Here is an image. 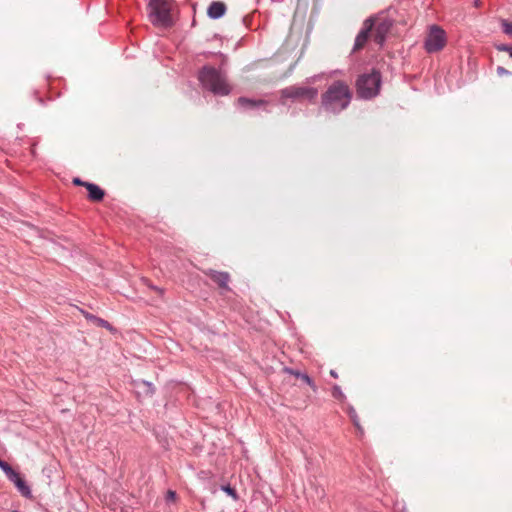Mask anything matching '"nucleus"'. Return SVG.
Segmentation results:
<instances>
[{"label":"nucleus","instance_id":"nucleus-1","mask_svg":"<svg viewBox=\"0 0 512 512\" xmlns=\"http://www.w3.org/2000/svg\"><path fill=\"white\" fill-rule=\"evenodd\" d=\"M352 96L349 85L344 81L336 80L321 95V107L327 112L338 114L350 105Z\"/></svg>","mask_w":512,"mask_h":512},{"label":"nucleus","instance_id":"nucleus-2","mask_svg":"<svg viewBox=\"0 0 512 512\" xmlns=\"http://www.w3.org/2000/svg\"><path fill=\"white\" fill-rule=\"evenodd\" d=\"M202 87L215 95H228L231 91L225 75L212 66H204L198 73Z\"/></svg>","mask_w":512,"mask_h":512},{"label":"nucleus","instance_id":"nucleus-3","mask_svg":"<svg viewBox=\"0 0 512 512\" xmlns=\"http://www.w3.org/2000/svg\"><path fill=\"white\" fill-rule=\"evenodd\" d=\"M382 77L378 70L373 69L370 73L360 75L356 80L357 96L369 100L376 97L381 88Z\"/></svg>","mask_w":512,"mask_h":512},{"label":"nucleus","instance_id":"nucleus-4","mask_svg":"<svg viewBox=\"0 0 512 512\" xmlns=\"http://www.w3.org/2000/svg\"><path fill=\"white\" fill-rule=\"evenodd\" d=\"M447 44V34L439 25L429 26L427 36L424 40V49L427 53H436L444 49Z\"/></svg>","mask_w":512,"mask_h":512},{"label":"nucleus","instance_id":"nucleus-5","mask_svg":"<svg viewBox=\"0 0 512 512\" xmlns=\"http://www.w3.org/2000/svg\"><path fill=\"white\" fill-rule=\"evenodd\" d=\"M281 99L308 100L310 102L317 98L318 90L310 86H288L281 90Z\"/></svg>","mask_w":512,"mask_h":512},{"label":"nucleus","instance_id":"nucleus-6","mask_svg":"<svg viewBox=\"0 0 512 512\" xmlns=\"http://www.w3.org/2000/svg\"><path fill=\"white\" fill-rule=\"evenodd\" d=\"M374 28V18L370 17L363 23V27L355 38L353 51L364 48Z\"/></svg>","mask_w":512,"mask_h":512},{"label":"nucleus","instance_id":"nucleus-7","mask_svg":"<svg viewBox=\"0 0 512 512\" xmlns=\"http://www.w3.org/2000/svg\"><path fill=\"white\" fill-rule=\"evenodd\" d=\"M376 19L374 18V21ZM392 27V22L388 19H382L377 23L374 22L373 40L378 45L382 46L386 40L387 34Z\"/></svg>","mask_w":512,"mask_h":512},{"label":"nucleus","instance_id":"nucleus-8","mask_svg":"<svg viewBox=\"0 0 512 512\" xmlns=\"http://www.w3.org/2000/svg\"><path fill=\"white\" fill-rule=\"evenodd\" d=\"M203 273L208 276L213 282H215L220 289L230 290L228 283L230 281V275L228 272L216 271L213 269L203 270Z\"/></svg>","mask_w":512,"mask_h":512},{"label":"nucleus","instance_id":"nucleus-9","mask_svg":"<svg viewBox=\"0 0 512 512\" xmlns=\"http://www.w3.org/2000/svg\"><path fill=\"white\" fill-rule=\"evenodd\" d=\"M175 11L172 0H162V28H168L174 24Z\"/></svg>","mask_w":512,"mask_h":512},{"label":"nucleus","instance_id":"nucleus-10","mask_svg":"<svg viewBox=\"0 0 512 512\" xmlns=\"http://www.w3.org/2000/svg\"><path fill=\"white\" fill-rule=\"evenodd\" d=\"M147 14L150 22L156 26H160V0H150L147 5Z\"/></svg>","mask_w":512,"mask_h":512},{"label":"nucleus","instance_id":"nucleus-11","mask_svg":"<svg viewBox=\"0 0 512 512\" xmlns=\"http://www.w3.org/2000/svg\"><path fill=\"white\" fill-rule=\"evenodd\" d=\"M86 189L88 190V199L93 202H100L105 196V192L98 185L94 183H86Z\"/></svg>","mask_w":512,"mask_h":512},{"label":"nucleus","instance_id":"nucleus-12","mask_svg":"<svg viewBox=\"0 0 512 512\" xmlns=\"http://www.w3.org/2000/svg\"><path fill=\"white\" fill-rule=\"evenodd\" d=\"M283 372L301 379L304 383L309 385L314 392L317 390V386H316L315 382L312 380V378L308 374L302 373L298 370H294L289 367H284Z\"/></svg>","mask_w":512,"mask_h":512},{"label":"nucleus","instance_id":"nucleus-13","mask_svg":"<svg viewBox=\"0 0 512 512\" xmlns=\"http://www.w3.org/2000/svg\"><path fill=\"white\" fill-rule=\"evenodd\" d=\"M226 12V5L223 2H212L208 8V16L212 19L221 18Z\"/></svg>","mask_w":512,"mask_h":512},{"label":"nucleus","instance_id":"nucleus-14","mask_svg":"<svg viewBox=\"0 0 512 512\" xmlns=\"http://www.w3.org/2000/svg\"><path fill=\"white\" fill-rule=\"evenodd\" d=\"M237 103L240 107L245 108V109H253V108H257V107L266 106L268 104V102L266 100H263V99L255 100V99H249L247 97H239L237 100Z\"/></svg>","mask_w":512,"mask_h":512},{"label":"nucleus","instance_id":"nucleus-15","mask_svg":"<svg viewBox=\"0 0 512 512\" xmlns=\"http://www.w3.org/2000/svg\"><path fill=\"white\" fill-rule=\"evenodd\" d=\"M347 413H348L351 421L353 422V425L357 429L358 433L362 436L364 434V429L360 424V419H359V416H358L355 408L353 406H348Z\"/></svg>","mask_w":512,"mask_h":512},{"label":"nucleus","instance_id":"nucleus-16","mask_svg":"<svg viewBox=\"0 0 512 512\" xmlns=\"http://www.w3.org/2000/svg\"><path fill=\"white\" fill-rule=\"evenodd\" d=\"M14 485L16 486V488L18 489L22 496L26 498L32 497L31 489L23 478L18 480Z\"/></svg>","mask_w":512,"mask_h":512},{"label":"nucleus","instance_id":"nucleus-17","mask_svg":"<svg viewBox=\"0 0 512 512\" xmlns=\"http://www.w3.org/2000/svg\"><path fill=\"white\" fill-rule=\"evenodd\" d=\"M332 396L342 403L346 401V396L342 392L341 387L338 385H334L332 387Z\"/></svg>","mask_w":512,"mask_h":512},{"label":"nucleus","instance_id":"nucleus-18","mask_svg":"<svg viewBox=\"0 0 512 512\" xmlns=\"http://www.w3.org/2000/svg\"><path fill=\"white\" fill-rule=\"evenodd\" d=\"M500 24H501L503 33H505L506 35H508L509 37L512 38V22H510L506 19H500Z\"/></svg>","mask_w":512,"mask_h":512},{"label":"nucleus","instance_id":"nucleus-19","mask_svg":"<svg viewBox=\"0 0 512 512\" xmlns=\"http://www.w3.org/2000/svg\"><path fill=\"white\" fill-rule=\"evenodd\" d=\"M5 475L14 484L22 478L20 474L16 472L12 467L8 470V472Z\"/></svg>","mask_w":512,"mask_h":512},{"label":"nucleus","instance_id":"nucleus-20","mask_svg":"<svg viewBox=\"0 0 512 512\" xmlns=\"http://www.w3.org/2000/svg\"><path fill=\"white\" fill-rule=\"evenodd\" d=\"M5 475L14 484L22 478L20 474L16 472L12 467L8 470V472Z\"/></svg>","mask_w":512,"mask_h":512},{"label":"nucleus","instance_id":"nucleus-21","mask_svg":"<svg viewBox=\"0 0 512 512\" xmlns=\"http://www.w3.org/2000/svg\"><path fill=\"white\" fill-rule=\"evenodd\" d=\"M165 502L167 504H173V503H176V500H177V494L175 491L173 490H168L165 494Z\"/></svg>","mask_w":512,"mask_h":512},{"label":"nucleus","instance_id":"nucleus-22","mask_svg":"<svg viewBox=\"0 0 512 512\" xmlns=\"http://www.w3.org/2000/svg\"><path fill=\"white\" fill-rule=\"evenodd\" d=\"M222 490L227 493L229 496H231L234 500L238 499V495L236 493V490L232 488L230 485L222 486Z\"/></svg>","mask_w":512,"mask_h":512},{"label":"nucleus","instance_id":"nucleus-23","mask_svg":"<svg viewBox=\"0 0 512 512\" xmlns=\"http://www.w3.org/2000/svg\"><path fill=\"white\" fill-rule=\"evenodd\" d=\"M94 323L97 326H99V327H103V328H106V329H109V330L112 329L111 324L108 321H106V320H104L102 318L96 317Z\"/></svg>","mask_w":512,"mask_h":512},{"label":"nucleus","instance_id":"nucleus-24","mask_svg":"<svg viewBox=\"0 0 512 512\" xmlns=\"http://www.w3.org/2000/svg\"><path fill=\"white\" fill-rule=\"evenodd\" d=\"M495 48H496L498 51L507 52V53H509V55L511 56V53H512V46L507 45V44H497V45H495Z\"/></svg>","mask_w":512,"mask_h":512},{"label":"nucleus","instance_id":"nucleus-25","mask_svg":"<svg viewBox=\"0 0 512 512\" xmlns=\"http://www.w3.org/2000/svg\"><path fill=\"white\" fill-rule=\"evenodd\" d=\"M11 468V466L3 461L2 459H0V469L6 474L8 472V470Z\"/></svg>","mask_w":512,"mask_h":512},{"label":"nucleus","instance_id":"nucleus-26","mask_svg":"<svg viewBox=\"0 0 512 512\" xmlns=\"http://www.w3.org/2000/svg\"><path fill=\"white\" fill-rule=\"evenodd\" d=\"M497 74L499 76H505V75H509L510 74V71H508L507 69H505L504 67L502 66H498L497 67Z\"/></svg>","mask_w":512,"mask_h":512},{"label":"nucleus","instance_id":"nucleus-27","mask_svg":"<svg viewBox=\"0 0 512 512\" xmlns=\"http://www.w3.org/2000/svg\"><path fill=\"white\" fill-rule=\"evenodd\" d=\"M82 314L84 315V317H85L87 320H89V321H91V322H93V323H94V321H95V318L97 317V316L92 315V314H90V313H88V312H85V311H82Z\"/></svg>","mask_w":512,"mask_h":512},{"label":"nucleus","instance_id":"nucleus-28","mask_svg":"<svg viewBox=\"0 0 512 512\" xmlns=\"http://www.w3.org/2000/svg\"><path fill=\"white\" fill-rule=\"evenodd\" d=\"M86 183L87 182L82 181L80 178H74L73 179V184L78 185V186H84L85 187Z\"/></svg>","mask_w":512,"mask_h":512},{"label":"nucleus","instance_id":"nucleus-29","mask_svg":"<svg viewBox=\"0 0 512 512\" xmlns=\"http://www.w3.org/2000/svg\"><path fill=\"white\" fill-rule=\"evenodd\" d=\"M142 281L144 282V284H145V285H147V286H148V287H150L151 289H154V290L158 291V288H157L156 286H152V285L150 284V281H149L148 279L143 278V279H142Z\"/></svg>","mask_w":512,"mask_h":512},{"label":"nucleus","instance_id":"nucleus-30","mask_svg":"<svg viewBox=\"0 0 512 512\" xmlns=\"http://www.w3.org/2000/svg\"><path fill=\"white\" fill-rule=\"evenodd\" d=\"M143 385L147 388V392L153 393V390L151 389V385L149 383L143 382Z\"/></svg>","mask_w":512,"mask_h":512},{"label":"nucleus","instance_id":"nucleus-31","mask_svg":"<svg viewBox=\"0 0 512 512\" xmlns=\"http://www.w3.org/2000/svg\"><path fill=\"white\" fill-rule=\"evenodd\" d=\"M330 375L333 377V378H338V374L335 370H330Z\"/></svg>","mask_w":512,"mask_h":512},{"label":"nucleus","instance_id":"nucleus-32","mask_svg":"<svg viewBox=\"0 0 512 512\" xmlns=\"http://www.w3.org/2000/svg\"><path fill=\"white\" fill-rule=\"evenodd\" d=\"M473 4H474L475 7H479L481 5V1L480 0H474Z\"/></svg>","mask_w":512,"mask_h":512},{"label":"nucleus","instance_id":"nucleus-33","mask_svg":"<svg viewBox=\"0 0 512 512\" xmlns=\"http://www.w3.org/2000/svg\"><path fill=\"white\" fill-rule=\"evenodd\" d=\"M11 512H19L18 510H12Z\"/></svg>","mask_w":512,"mask_h":512},{"label":"nucleus","instance_id":"nucleus-34","mask_svg":"<svg viewBox=\"0 0 512 512\" xmlns=\"http://www.w3.org/2000/svg\"><path fill=\"white\" fill-rule=\"evenodd\" d=\"M511 58H512V53H511Z\"/></svg>","mask_w":512,"mask_h":512}]
</instances>
